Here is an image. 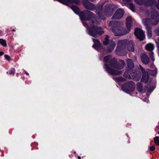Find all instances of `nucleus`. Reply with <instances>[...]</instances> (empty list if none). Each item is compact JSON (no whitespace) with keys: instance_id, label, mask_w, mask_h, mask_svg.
Returning a JSON list of instances; mask_svg holds the SVG:
<instances>
[{"instance_id":"f257e3e1","label":"nucleus","mask_w":159,"mask_h":159,"mask_svg":"<svg viewBox=\"0 0 159 159\" xmlns=\"http://www.w3.org/2000/svg\"><path fill=\"white\" fill-rule=\"evenodd\" d=\"M70 8L76 14H78L80 19L82 20H91V23L90 24L91 28H90L87 23L83 22V25L87 28V31L88 34L93 37H96L98 34L101 35L103 34L104 31L102 28L100 27H97V25L99 23V22L96 20L94 21V16L95 15L91 11L86 10L84 11H80L78 7L75 5L71 6Z\"/></svg>"},{"instance_id":"f03ea898","label":"nucleus","mask_w":159,"mask_h":159,"mask_svg":"<svg viewBox=\"0 0 159 159\" xmlns=\"http://www.w3.org/2000/svg\"><path fill=\"white\" fill-rule=\"evenodd\" d=\"M104 61L106 63L104 65V68L108 73L111 75H120L122 73L120 70L125 66V62L122 60H120L119 63L117 64V61L115 58L112 59L110 55H107L104 58Z\"/></svg>"},{"instance_id":"7ed1b4c3","label":"nucleus","mask_w":159,"mask_h":159,"mask_svg":"<svg viewBox=\"0 0 159 159\" xmlns=\"http://www.w3.org/2000/svg\"><path fill=\"white\" fill-rule=\"evenodd\" d=\"M150 16L151 19H143V23L145 26L147 30V36L149 38L152 36L151 28L153 25H156L159 22V14L157 11L154 9L151 11L149 16Z\"/></svg>"},{"instance_id":"20e7f679","label":"nucleus","mask_w":159,"mask_h":159,"mask_svg":"<svg viewBox=\"0 0 159 159\" xmlns=\"http://www.w3.org/2000/svg\"><path fill=\"white\" fill-rule=\"evenodd\" d=\"M127 48L129 51H134V43L132 41H129L126 39L118 41L115 50L116 54L120 56L125 55Z\"/></svg>"},{"instance_id":"39448f33","label":"nucleus","mask_w":159,"mask_h":159,"mask_svg":"<svg viewBox=\"0 0 159 159\" xmlns=\"http://www.w3.org/2000/svg\"><path fill=\"white\" fill-rule=\"evenodd\" d=\"M117 7V6L114 7V5L102 4L97 7L96 8V13L100 19L104 20L105 19L104 16L108 17L111 16L114 9Z\"/></svg>"},{"instance_id":"423d86ee","label":"nucleus","mask_w":159,"mask_h":159,"mask_svg":"<svg viewBox=\"0 0 159 159\" xmlns=\"http://www.w3.org/2000/svg\"><path fill=\"white\" fill-rule=\"evenodd\" d=\"M109 26L112 27L111 28V30L116 36H120L129 32L128 30L124 29L117 21H110L109 23Z\"/></svg>"},{"instance_id":"0eeeda50","label":"nucleus","mask_w":159,"mask_h":159,"mask_svg":"<svg viewBox=\"0 0 159 159\" xmlns=\"http://www.w3.org/2000/svg\"><path fill=\"white\" fill-rule=\"evenodd\" d=\"M109 37L108 35H107L104 40L103 42V43L104 45H108L107 51L109 52H111L114 49L116 44L112 40L110 41L109 39Z\"/></svg>"},{"instance_id":"6e6552de","label":"nucleus","mask_w":159,"mask_h":159,"mask_svg":"<svg viewBox=\"0 0 159 159\" xmlns=\"http://www.w3.org/2000/svg\"><path fill=\"white\" fill-rule=\"evenodd\" d=\"M135 88V85L134 83L132 81H129L126 82L122 86V90L128 93L129 92L133 91Z\"/></svg>"},{"instance_id":"1a4fd4ad","label":"nucleus","mask_w":159,"mask_h":159,"mask_svg":"<svg viewBox=\"0 0 159 159\" xmlns=\"http://www.w3.org/2000/svg\"><path fill=\"white\" fill-rule=\"evenodd\" d=\"M124 76L127 79H134L136 80H138L140 78L141 75H137L136 71H132L129 70L125 71Z\"/></svg>"},{"instance_id":"9d476101","label":"nucleus","mask_w":159,"mask_h":159,"mask_svg":"<svg viewBox=\"0 0 159 159\" xmlns=\"http://www.w3.org/2000/svg\"><path fill=\"white\" fill-rule=\"evenodd\" d=\"M135 2L139 5H145L152 6L155 3L156 0H134Z\"/></svg>"},{"instance_id":"9b49d317","label":"nucleus","mask_w":159,"mask_h":159,"mask_svg":"<svg viewBox=\"0 0 159 159\" xmlns=\"http://www.w3.org/2000/svg\"><path fill=\"white\" fill-rule=\"evenodd\" d=\"M134 35L140 41L143 40L145 37V34L143 31L140 29L137 28L135 29Z\"/></svg>"},{"instance_id":"f8f14e48","label":"nucleus","mask_w":159,"mask_h":159,"mask_svg":"<svg viewBox=\"0 0 159 159\" xmlns=\"http://www.w3.org/2000/svg\"><path fill=\"white\" fill-rule=\"evenodd\" d=\"M58 1L66 6L75 3L77 5L80 4V0H57Z\"/></svg>"},{"instance_id":"ddd939ff","label":"nucleus","mask_w":159,"mask_h":159,"mask_svg":"<svg viewBox=\"0 0 159 159\" xmlns=\"http://www.w3.org/2000/svg\"><path fill=\"white\" fill-rule=\"evenodd\" d=\"M139 67L143 74V76L141 79V81L147 83L149 78V74L148 72H146L145 70L141 66H139Z\"/></svg>"},{"instance_id":"4468645a","label":"nucleus","mask_w":159,"mask_h":159,"mask_svg":"<svg viewBox=\"0 0 159 159\" xmlns=\"http://www.w3.org/2000/svg\"><path fill=\"white\" fill-rule=\"evenodd\" d=\"M93 40L94 43V44L92 46L93 48L98 51L104 52L105 51L98 40L94 39H93Z\"/></svg>"},{"instance_id":"2eb2a0df","label":"nucleus","mask_w":159,"mask_h":159,"mask_svg":"<svg viewBox=\"0 0 159 159\" xmlns=\"http://www.w3.org/2000/svg\"><path fill=\"white\" fill-rule=\"evenodd\" d=\"M82 2L84 6L87 9L93 10L95 8V5L88 0H82Z\"/></svg>"},{"instance_id":"dca6fc26","label":"nucleus","mask_w":159,"mask_h":159,"mask_svg":"<svg viewBox=\"0 0 159 159\" xmlns=\"http://www.w3.org/2000/svg\"><path fill=\"white\" fill-rule=\"evenodd\" d=\"M124 10L122 9H119L117 10L115 14L113 16L112 18L113 19H120L124 15Z\"/></svg>"},{"instance_id":"f3484780","label":"nucleus","mask_w":159,"mask_h":159,"mask_svg":"<svg viewBox=\"0 0 159 159\" xmlns=\"http://www.w3.org/2000/svg\"><path fill=\"white\" fill-rule=\"evenodd\" d=\"M133 22V20L131 16H128L126 19V26L127 28V30L129 32L130 31L132 24Z\"/></svg>"},{"instance_id":"a211bd4d","label":"nucleus","mask_w":159,"mask_h":159,"mask_svg":"<svg viewBox=\"0 0 159 159\" xmlns=\"http://www.w3.org/2000/svg\"><path fill=\"white\" fill-rule=\"evenodd\" d=\"M141 59L143 64H148L149 61V58L148 57V56L145 54H143L141 57Z\"/></svg>"},{"instance_id":"6ab92c4d","label":"nucleus","mask_w":159,"mask_h":159,"mask_svg":"<svg viewBox=\"0 0 159 159\" xmlns=\"http://www.w3.org/2000/svg\"><path fill=\"white\" fill-rule=\"evenodd\" d=\"M136 89L139 92L144 93L145 91L143 89V85L141 83H138L137 84Z\"/></svg>"},{"instance_id":"aec40b11","label":"nucleus","mask_w":159,"mask_h":159,"mask_svg":"<svg viewBox=\"0 0 159 159\" xmlns=\"http://www.w3.org/2000/svg\"><path fill=\"white\" fill-rule=\"evenodd\" d=\"M123 5H124L127 6L129 3H131L132 0H118Z\"/></svg>"},{"instance_id":"412c9836","label":"nucleus","mask_w":159,"mask_h":159,"mask_svg":"<svg viewBox=\"0 0 159 159\" xmlns=\"http://www.w3.org/2000/svg\"><path fill=\"white\" fill-rule=\"evenodd\" d=\"M145 48L148 51H151L154 49V46L153 44L149 43L145 46Z\"/></svg>"},{"instance_id":"4be33fe9","label":"nucleus","mask_w":159,"mask_h":159,"mask_svg":"<svg viewBox=\"0 0 159 159\" xmlns=\"http://www.w3.org/2000/svg\"><path fill=\"white\" fill-rule=\"evenodd\" d=\"M127 66L130 68H132L134 67V65L133 63L132 60L129 59H127Z\"/></svg>"},{"instance_id":"5701e85b","label":"nucleus","mask_w":159,"mask_h":159,"mask_svg":"<svg viewBox=\"0 0 159 159\" xmlns=\"http://www.w3.org/2000/svg\"><path fill=\"white\" fill-rule=\"evenodd\" d=\"M146 71L148 72V74L153 76L155 75L157 73V71L156 70H152L148 69Z\"/></svg>"},{"instance_id":"b1692460","label":"nucleus","mask_w":159,"mask_h":159,"mask_svg":"<svg viewBox=\"0 0 159 159\" xmlns=\"http://www.w3.org/2000/svg\"><path fill=\"white\" fill-rule=\"evenodd\" d=\"M127 7L133 12L135 11V8L134 5L133 3H131V2L129 3V4L127 6Z\"/></svg>"},{"instance_id":"393cba45","label":"nucleus","mask_w":159,"mask_h":159,"mask_svg":"<svg viewBox=\"0 0 159 159\" xmlns=\"http://www.w3.org/2000/svg\"><path fill=\"white\" fill-rule=\"evenodd\" d=\"M0 43L4 47H6L7 46L6 41L5 39H0Z\"/></svg>"},{"instance_id":"a878e982","label":"nucleus","mask_w":159,"mask_h":159,"mask_svg":"<svg viewBox=\"0 0 159 159\" xmlns=\"http://www.w3.org/2000/svg\"><path fill=\"white\" fill-rule=\"evenodd\" d=\"M114 79L115 81L117 82L125 81V79L121 77L115 78Z\"/></svg>"},{"instance_id":"bb28decb","label":"nucleus","mask_w":159,"mask_h":159,"mask_svg":"<svg viewBox=\"0 0 159 159\" xmlns=\"http://www.w3.org/2000/svg\"><path fill=\"white\" fill-rule=\"evenodd\" d=\"M155 144L159 146V137L157 136L153 138Z\"/></svg>"},{"instance_id":"cd10ccee","label":"nucleus","mask_w":159,"mask_h":159,"mask_svg":"<svg viewBox=\"0 0 159 159\" xmlns=\"http://www.w3.org/2000/svg\"><path fill=\"white\" fill-rule=\"evenodd\" d=\"M15 69L14 68H11L9 72H7V73L9 74L10 75H14L15 73Z\"/></svg>"},{"instance_id":"c85d7f7f","label":"nucleus","mask_w":159,"mask_h":159,"mask_svg":"<svg viewBox=\"0 0 159 159\" xmlns=\"http://www.w3.org/2000/svg\"><path fill=\"white\" fill-rule=\"evenodd\" d=\"M150 56L151 60L154 61V58L153 56V53L152 52H151L150 53Z\"/></svg>"},{"instance_id":"c756f323","label":"nucleus","mask_w":159,"mask_h":159,"mask_svg":"<svg viewBox=\"0 0 159 159\" xmlns=\"http://www.w3.org/2000/svg\"><path fill=\"white\" fill-rule=\"evenodd\" d=\"M149 149L150 151H153L155 149V148L154 146H152L149 147Z\"/></svg>"},{"instance_id":"7c9ffc66","label":"nucleus","mask_w":159,"mask_h":159,"mask_svg":"<svg viewBox=\"0 0 159 159\" xmlns=\"http://www.w3.org/2000/svg\"><path fill=\"white\" fill-rule=\"evenodd\" d=\"M155 33L158 35H159V27L155 30Z\"/></svg>"},{"instance_id":"2f4dec72","label":"nucleus","mask_w":159,"mask_h":159,"mask_svg":"<svg viewBox=\"0 0 159 159\" xmlns=\"http://www.w3.org/2000/svg\"><path fill=\"white\" fill-rule=\"evenodd\" d=\"M4 57L5 58L7 59V60L9 61L10 60V57L9 56L7 55H4Z\"/></svg>"},{"instance_id":"473e14b6","label":"nucleus","mask_w":159,"mask_h":159,"mask_svg":"<svg viewBox=\"0 0 159 159\" xmlns=\"http://www.w3.org/2000/svg\"><path fill=\"white\" fill-rule=\"evenodd\" d=\"M158 2L156 4V6L157 9L159 10V0H158Z\"/></svg>"},{"instance_id":"72a5a7b5","label":"nucleus","mask_w":159,"mask_h":159,"mask_svg":"<svg viewBox=\"0 0 159 159\" xmlns=\"http://www.w3.org/2000/svg\"><path fill=\"white\" fill-rule=\"evenodd\" d=\"M4 52H1L0 51V56H2L4 54Z\"/></svg>"},{"instance_id":"f704fd0d","label":"nucleus","mask_w":159,"mask_h":159,"mask_svg":"<svg viewBox=\"0 0 159 159\" xmlns=\"http://www.w3.org/2000/svg\"><path fill=\"white\" fill-rule=\"evenodd\" d=\"M157 129H159V127H157V126L156 127V128L155 129V130L156 131L157 130ZM158 134H159V131L158 132Z\"/></svg>"},{"instance_id":"c9c22d12","label":"nucleus","mask_w":159,"mask_h":159,"mask_svg":"<svg viewBox=\"0 0 159 159\" xmlns=\"http://www.w3.org/2000/svg\"><path fill=\"white\" fill-rule=\"evenodd\" d=\"M25 73L26 74V75H29V73L27 72L26 71H25Z\"/></svg>"},{"instance_id":"e433bc0d","label":"nucleus","mask_w":159,"mask_h":159,"mask_svg":"<svg viewBox=\"0 0 159 159\" xmlns=\"http://www.w3.org/2000/svg\"><path fill=\"white\" fill-rule=\"evenodd\" d=\"M78 159H81V157H80V156H78Z\"/></svg>"}]
</instances>
